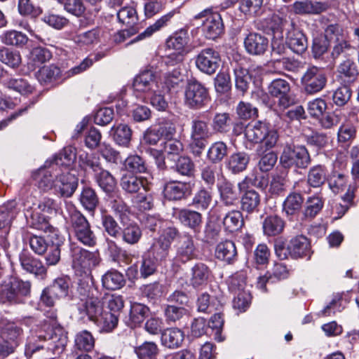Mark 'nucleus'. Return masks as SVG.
Wrapping results in <instances>:
<instances>
[{
	"label": "nucleus",
	"instance_id": "obj_1",
	"mask_svg": "<svg viewBox=\"0 0 359 359\" xmlns=\"http://www.w3.org/2000/svg\"><path fill=\"white\" fill-rule=\"evenodd\" d=\"M41 342H47V348L54 355H60L66 347L67 337L61 327L45 323L28 337L25 355L30 358L36 351L43 348Z\"/></svg>",
	"mask_w": 359,
	"mask_h": 359
},
{
	"label": "nucleus",
	"instance_id": "obj_2",
	"mask_svg": "<svg viewBox=\"0 0 359 359\" xmlns=\"http://www.w3.org/2000/svg\"><path fill=\"white\" fill-rule=\"evenodd\" d=\"M245 137L250 143L262 142L266 150L273 148L278 140L279 135L276 129L264 121H255L248 123L244 130Z\"/></svg>",
	"mask_w": 359,
	"mask_h": 359
},
{
	"label": "nucleus",
	"instance_id": "obj_3",
	"mask_svg": "<svg viewBox=\"0 0 359 359\" xmlns=\"http://www.w3.org/2000/svg\"><path fill=\"white\" fill-rule=\"evenodd\" d=\"M72 264L75 272L80 276H90L91 271L100 263V258L96 252H90L79 247L72 248Z\"/></svg>",
	"mask_w": 359,
	"mask_h": 359
},
{
	"label": "nucleus",
	"instance_id": "obj_4",
	"mask_svg": "<svg viewBox=\"0 0 359 359\" xmlns=\"http://www.w3.org/2000/svg\"><path fill=\"white\" fill-rule=\"evenodd\" d=\"M280 163L284 168H305L310 164L311 158L305 147L287 144L281 153Z\"/></svg>",
	"mask_w": 359,
	"mask_h": 359
},
{
	"label": "nucleus",
	"instance_id": "obj_5",
	"mask_svg": "<svg viewBox=\"0 0 359 359\" xmlns=\"http://www.w3.org/2000/svg\"><path fill=\"white\" fill-rule=\"evenodd\" d=\"M189 40V34L184 29L175 33L167 40L166 47L170 50H174L168 56L167 63L174 65L183 60L184 55L189 52L187 48Z\"/></svg>",
	"mask_w": 359,
	"mask_h": 359
},
{
	"label": "nucleus",
	"instance_id": "obj_6",
	"mask_svg": "<svg viewBox=\"0 0 359 359\" xmlns=\"http://www.w3.org/2000/svg\"><path fill=\"white\" fill-rule=\"evenodd\" d=\"M301 83L305 92L313 95L321 91L325 87L327 76L323 69L311 66L304 73L301 78Z\"/></svg>",
	"mask_w": 359,
	"mask_h": 359
},
{
	"label": "nucleus",
	"instance_id": "obj_7",
	"mask_svg": "<svg viewBox=\"0 0 359 359\" xmlns=\"http://www.w3.org/2000/svg\"><path fill=\"white\" fill-rule=\"evenodd\" d=\"M70 221L77 240L85 245L93 246L96 243V238L86 217L80 212L74 211L71 214Z\"/></svg>",
	"mask_w": 359,
	"mask_h": 359
},
{
	"label": "nucleus",
	"instance_id": "obj_8",
	"mask_svg": "<svg viewBox=\"0 0 359 359\" xmlns=\"http://www.w3.org/2000/svg\"><path fill=\"white\" fill-rule=\"evenodd\" d=\"M30 292V284L16 278H11L9 283L1 290L0 295L3 302L18 303L22 301V297L27 296Z\"/></svg>",
	"mask_w": 359,
	"mask_h": 359
},
{
	"label": "nucleus",
	"instance_id": "obj_9",
	"mask_svg": "<svg viewBox=\"0 0 359 359\" xmlns=\"http://www.w3.org/2000/svg\"><path fill=\"white\" fill-rule=\"evenodd\" d=\"M209 100L208 90L201 83L190 81L185 89L184 103L190 108L198 109Z\"/></svg>",
	"mask_w": 359,
	"mask_h": 359
},
{
	"label": "nucleus",
	"instance_id": "obj_10",
	"mask_svg": "<svg viewBox=\"0 0 359 359\" xmlns=\"http://www.w3.org/2000/svg\"><path fill=\"white\" fill-rule=\"evenodd\" d=\"M196 19L205 20L203 22V32L207 39H215L223 32L224 25L222 18L218 13L204 10L195 17Z\"/></svg>",
	"mask_w": 359,
	"mask_h": 359
},
{
	"label": "nucleus",
	"instance_id": "obj_11",
	"mask_svg": "<svg viewBox=\"0 0 359 359\" xmlns=\"http://www.w3.org/2000/svg\"><path fill=\"white\" fill-rule=\"evenodd\" d=\"M220 56L218 52L211 48L202 50L196 58V65L202 72L214 74L219 67Z\"/></svg>",
	"mask_w": 359,
	"mask_h": 359
},
{
	"label": "nucleus",
	"instance_id": "obj_12",
	"mask_svg": "<svg viewBox=\"0 0 359 359\" xmlns=\"http://www.w3.org/2000/svg\"><path fill=\"white\" fill-rule=\"evenodd\" d=\"M78 186V178L67 170L60 169L56 177L54 190L62 197H70Z\"/></svg>",
	"mask_w": 359,
	"mask_h": 359
},
{
	"label": "nucleus",
	"instance_id": "obj_13",
	"mask_svg": "<svg viewBox=\"0 0 359 359\" xmlns=\"http://www.w3.org/2000/svg\"><path fill=\"white\" fill-rule=\"evenodd\" d=\"M60 174V169L53 164L49 167L40 168L32 173V178L40 189L48 191L54 189L56 177Z\"/></svg>",
	"mask_w": 359,
	"mask_h": 359
},
{
	"label": "nucleus",
	"instance_id": "obj_14",
	"mask_svg": "<svg viewBox=\"0 0 359 359\" xmlns=\"http://www.w3.org/2000/svg\"><path fill=\"white\" fill-rule=\"evenodd\" d=\"M268 91L271 96L278 99V105L283 109L288 107L292 103L290 96V83L284 79L272 81L268 87Z\"/></svg>",
	"mask_w": 359,
	"mask_h": 359
},
{
	"label": "nucleus",
	"instance_id": "obj_15",
	"mask_svg": "<svg viewBox=\"0 0 359 359\" xmlns=\"http://www.w3.org/2000/svg\"><path fill=\"white\" fill-rule=\"evenodd\" d=\"M196 257V247L192 237L189 235L181 236L176 244L175 262L186 263Z\"/></svg>",
	"mask_w": 359,
	"mask_h": 359
},
{
	"label": "nucleus",
	"instance_id": "obj_16",
	"mask_svg": "<svg viewBox=\"0 0 359 359\" xmlns=\"http://www.w3.org/2000/svg\"><path fill=\"white\" fill-rule=\"evenodd\" d=\"M134 90L137 92L146 93L154 92L158 88L154 73L150 70H146L139 74L133 81Z\"/></svg>",
	"mask_w": 359,
	"mask_h": 359
},
{
	"label": "nucleus",
	"instance_id": "obj_17",
	"mask_svg": "<svg viewBox=\"0 0 359 359\" xmlns=\"http://www.w3.org/2000/svg\"><path fill=\"white\" fill-rule=\"evenodd\" d=\"M269 41L264 36L257 33L249 34L244 40L246 51L251 55H262L267 49Z\"/></svg>",
	"mask_w": 359,
	"mask_h": 359
},
{
	"label": "nucleus",
	"instance_id": "obj_18",
	"mask_svg": "<svg viewBox=\"0 0 359 359\" xmlns=\"http://www.w3.org/2000/svg\"><path fill=\"white\" fill-rule=\"evenodd\" d=\"M20 264L24 270L43 278L47 269L43 263L38 259L34 258L27 252H22L20 255Z\"/></svg>",
	"mask_w": 359,
	"mask_h": 359
},
{
	"label": "nucleus",
	"instance_id": "obj_19",
	"mask_svg": "<svg viewBox=\"0 0 359 359\" xmlns=\"http://www.w3.org/2000/svg\"><path fill=\"white\" fill-rule=\"evenodd\" d=\"M327 7L326 3L312 1H297L292 5L294 13L297 15L319 14Z\"/></svg>",
	"mask_w": 359,
	"mask_h": 359
},
{
	"label": "nucleus",
	"instance_id": "obj_20",
	"mask_svg": "<svg viewBox=\"0 0 359 359\" xmlns=\"http://www.w3.org/2000/svg\"><path fill=\"white\" fill-rule=\"evenodd\" d=\"M292 28L287 32L286 41L290 48L294 53L301 54L307 48V40L303 32L291 24Z\"/></svg>",
	"mask_w": 359,
	"mask_h": 359
},
{
	"label": "nucleus",
	"instance_id": "obj_21",
	"mask_svg": "<svg viewBox=\"0 0 359 359\" xmlns=\"http://www.w3.org/2000/svg\"><path fill=\"white\" fill-rule=\"evenodd\" d=\"M174 216L182 224L195 231L200 228L202 223V216L196 211L187 209H175L174 210Z\"/></svg>",
	"mask_w": 359,
	"mask_h": 359
},
{
	"label": "nucleus",
	"instance_id": "obj_22",
	"mask_svg": "<svg viewBox=\"0 0 359 359\" xmlns=\"http://www.w3.org/2000/svg\"><path fill=\"white\" fill-rule=\"evenodd\" d=\"M177 13L176 10H172L157 20L153 25L148 27L143 32L140 33L135 39L131 40L127 45L143 40L151 36L154 32L158 31L161 28L167 25L168 22L173 18Z\"/></svg>",
	"mask_w": 359,
	"mask_h": 359
},
{
	"label": "nucleus",
	"instance_id": "obj_23",
	"mask_svg": "<svg viewBox=\"0 0 359 359\" xmlns=\"http://www.w3.org/2000/svg\"><path fill=\"white\" fill-rule=\"evenodd\" d=\"M289 250L290 255L294 258L306 256L310 251V243L306 236H297L290 240Z\"/></svg>",
	"mask_w": 359,
	"mask_h": 359
},
{
	"label": "nucleus",
	"instance_id": "obj_24",
	"mask_svg": "<svg viewBox=\"0 0 359 359\" xmlns=\"http://www.w3.org/2000/svg\"><path fill=\"white\" fill-rule=\"evenodd\" d=\"M237 255L235 244L231 241H224L217 244L215 249V256L218 259L230 263Z\"/></svg>",
	"mask_w": 359,
	"mask_h": 359
},
{
	"label": "nucleus",
	"instance_id": "obj_25",
	"mask_svg": "<svg viewBox=\"0 0 359 359\" xmlns=\"http://www.w3.org/2000/svg\"><path fill=\"white\" fill-rule=\"evenodd\" d=\"M184 339V332L178 328L167 329L161 336L162 344L169 348H177L180 347Z\"/></svg>",
	"mask_w": 359,
	"mask_h": 359
},
{
	"label": "nucleus",
	"instance_id": "obj_26",
	"mask_svg": "<svg viewBox=\"0 0 359 359\" xmlns=\"http://www.w3.org/2000/svg\"><path fill=\"white\" fill-rule=\"evenodd\" d=\"M189 189V186L187 183L170 182L165 185L163 194L165 197L169 200H180Z\"/></svg>",
	"mask_w": 359,
	"mask_h": 359
},
{
	"label": "nucleus",
	"instance_id": "obj_27",
	"mask_svg": "<svg viewBox=\"0 0 359 359\" xmlns=\"http://www.w3.org/2000/svg\"><path fill=\"white\" fill-rule=\"evenodd\" d=\"M220 199L227 205H233L238 198V194L233 184L228 181H224L217 185Z\"/></svg>",
	"mask_w": 359,
	"mask_h": 359
},
{
	"label": "nucleus",
	"instance_id": "obj_28",
	"mask_svg": "<svg viewBox=\"0 0 359 359\" xmlns=\"http://www.w3.org/2000/svg\"><path fill=\"white\" fill-rule=\"evenodd\" d=\"M303 203V196L299 193L292 192L288 194L283 202V212L287 215H294L300 211Z\"/></svg>",
	"mask_w": 359,
	"mask_h": 359
},
{
	"label": "nucleus",
	"instance_id": "obj_29",
	"mask_svg": "<svg viewBox=\"0 0 359 359\" xmlns=\"http://www.w3.org/2000/svg\"><path fill=\"white\" fill-rule=\"evenodd\" d=\"M95 180L99 187L107 194H112L117 189L115 178L107 170L101 169L95 174Z\"/></svg>",
	"mask_w": 359,
	"mask_h": 359
},
{
	"label": "nucleus",
	"instance_id": "obj_30",
	"mask_svg": "<svg viewBox=\"0 0 359 359\" xmlns=\"http://www.w3.org/2000/svg\"><path fill=\"white\" fill-rule=\"evenodd\" d=\"M121 186L128 193H137L142 188L146 189L147 180L133 175H124L121 178Z\"/></svg>",
	"mask_w": 359,
	"mask_h": 359
},
{
	"label": "nucleus",
	"instance_id": "obj_31",
	"mask_svg": "<svg viewBox=\"0 0 359 359\" xmlns=\"http://www.w3.org/2000/svg\"><path fill=\"white\" fill-rule=\"evenodd\" d=\"M209 274L210 271L206 265L202 263L195 264L191 268L190 284L194 287L205 284Z\"/></svg>",
	"mask_w": 359,
	"mask_h": 359
},
{
	"label": "nucleus",
	"instance_id": "obj_32",
	"mask_svg": "<svg viewBox=\"0 0 359 359\" xmlns=\"http://www.w3.org/2000/svg\"><path fill=\"white\" fill-rule=\"evenodd\" d=\"M241 197V209L248 213L253 212L260 204V196L253 189H245Z\"/></svg>",
	"mask_w": 359,
	"mask_h": 359
},
{
	"label": "nucleus",
	"instance_id": "obj_33",
	"mask_svg": "<svg viewBox=\"0 0 359 359\" xmlns=\"http://www.w3.org/2000/svg\"><path fill=\"white\" fill-rule=\"evenodd\" d=\"M113 139L120 146L128 147L131 137L132 130L126 124H118L111 128Z\"/></svg>",
	"mask_w": 359,
	"mask_h": 359
},
{
	"label": "nucleus",
	"instance_id": "obj_34",
	"mask_svg": "<svg viewBox=\"0 0 359 359\" xmlns=\"http://www.w3.org/2000/svg\"><path fill=\"white\" fill-rule=\"evenodd\" d=\"M22 330L13 323H8L1 327L0 337L1 339L19 345Z\"/></svg>",
	"mask_w": 359,
	"mask_h": 359
},
{
	"label": "nucleus",
	"instance_id": "obj_35",
	"mask_svg": "<svg viewBox=\"0 0 359 359\" xmlns=\"http://www.w3.org/2000/svg\"><path fill=\"white\" fill-rule=\"evenodd\" d=\"M82 311L91 321L95 322L102 314L103 309L100 301L97 297H88L83 304Z\"/></svg>",
	"mask_w": 359,
	"mask_h": 359
},
{
	"label": "nucleus",
	"instance_id": "obj_36",
	"mask_svg": "<svg viewBox=\"0 0 359 359\" xmlns=\"http://www.w3.org/2000/svg\"><path fill=\"white\" fill-rule=\"evenodd\" d=\"M102 283L107 290H118L124 285V278L117 271H109L103 275Z\"/></svg>",
	"mask_w": 359,
	"mask_h": 359
},
{
	"label": "nucleus",
	"instance_id": "obj_37",
	"mask_svg": "<svg viewBox=\"0 0 359 359\" xmlns=\"http://www.w3.org/2000/svg\"><path fill=\"white\" fill-rule=\"evenodd\" d=\"M249 163V156L245 153L233 154L228 160L227 167L233 173L243 171Z\"/></svg>",
	"mask_w": 359,
	"mask_h": 359
},
{
	"label": "nucleus",
	"instance_id": "obj_38",
	"mask_svg": "<svg viewBox=\"0 0 359 359\" xmlns=\"http://www.w3.org/2000/svg\"><path fill=\"white\" fill-rule=\"evenodd\" d=\"M243 224L242 213L238 210L229 212L223 219L224 229L230 232L240 229Z\"/></svg>",
	"mask_w": 359,
	"mask_h": 359
},
{
	"label": "nucleus",
	"instance_id": "obj_39",
	"mask_svg": "<svg viewBox=\"0 0 359 359\" xmlns=\"http://www.w3.org/2000/svg\"><path fill=\"white\" fill-rule=\"evenodd\" d=\"M284 228V222L276 216L267 217L263 222L264 232L267 236H276L282 232Z\"/></svg>",
	"mask_w": 359,
	"mask_h": 359
},
{
	"label": "nucleus",
	"instance_id": "obj_40",
	"mask_svg": "<svg viewBox=\"0 0 359 359\" xmlns=\"http://www.w3.org/2000/svg\"><path fill=\"white\" fill-rule=\"evenodd\" d=\"M0 61L6 65L15 69L20 65L22 58L18 51L1 46Z\"/></svg>",
	"mask_w": 359,
	"mask_h": 359
},
{
	"label": "nucleus",
	"instance_id": "obj_41",
	"mask_svg": "<svg viewBox=\"0 0 359 359\" xmlns=\"http://www.w3.org/2000/svg\"><path fill=\"white\" fill-rule=\"evenodd\" d=\"M79 166L84 171L98 172L102 168L99 158L94 154L83 153L79 156Z\"/></svg>",
	"mask_w": 359,
	"mask_h": 359
},
{
	"label": "nucleus",
	"instance_id": "obj_42",
	"mask_svg": "<svg viewBox=\"0 0 359 359\" xmlns=\"http://www.w3.org/2000/svg\"><path fill=\"white\" fill-rule=\"evenodd\" d=\"M95 346V339L92 334L83 330L76 334L74 339V346L76 349L82 351H90Z\"/></svg>",
	"mask_w": 359,
	"mask_h": 359
},
{
	"label": "nucleus",
	"instance_id": "obj_43",
	"mask_svg": "<svg viewBox=\"0 0 359 359\" xmlns=\"http://www.w3.org/2000/svg\"><path fill=\"white\" fill-rule=\"evenodd\" d=\"M158 351L157 344L153 341H145L135 348L139 359H156Z\"/></svg>",
	"mask_w": 359,
	"mask_h": 359
},
{
	"label": "nucleus",
	"instance_id": "obj_44",
	"mask_svg": "<svg viewBox=\"0 0 359 359\" xmlns=\"http://www.w3.org/2000/svg\"><path fill=\"white\" fill-rule=\"evenodd\" d=\"M4 85L22 95L30 94L34 90V87L27 81L21 78L5 80Z\"/></svg>",
	"mask_w": 359,
	"mask_h": 359
},
{
	"label": "nucleus",
	"instance_id": "obj_45",
	"mask_svg": "<svg viewBox=\"0 0 359 359\" xmlns=\"http://www.w3.org/2000/svg\"><path fill=\"white\" fill-rule=\"evenodd\" d=\"M124 242L130 245L138 243L142 237V231L140 226L134 223L129 224L123 229L121 233Z\"/></svg>",
	"mask_w": 359,
	"mask_h": 359
},
{
	"label": "nucleus",
	"instance_id": "obj_46",
	"mask_svg": "<svg viewBox=\"0 0 359 359\" xmlns=\"http://www.w3.org/2000/svg\"><path fill=\"white\" fill-rule=\"evenodd\" d=\"M119 22L128 27H137L138 20L136 10L132 6H125L121 8L117 13Z\"/></svg>",
	"mask_w": 359,
	"mask_h": 359
},
{
	"label": "nucleus",
	"instance_id": "obj_47",
	"mask_svg": "<svg viewBox=\"0 0 359 359\" xmlns=\"http://www.w3.org/2000/svg\"><path fill=\"white\" fill-rule=\"evenodd\" d=\"M268 184V180L264 176H257L254 174L248 175L238 184L240 191L249 189L254 186L260 189H265Z\"/></svg>",
	"mask_w": 359,
	"mask_h": 359
},
{
	"label": "nucleus",
	"instance_id": "obj_48",
	"mask_svg": "<svg viewBox=\"0 0 359 359\" xmlns=\"http://www.w3.org/2000/svg\"><path fill=\"white\" fill-rule=\"evenodd\" d=\"M1 40L6 45L20 46L25 45L28 39L25 34L20 32L10 30L1 35Z\"/></svg>",
	"mask_w": 359,
	"mask_h": 359
},
{
	"label": "nucleus",
	"instance_id": "obj_49",
	"mask_svg": "<svg viewBox=\"0 0 359 359\" xmlns=\"http://www.w3.org/2000/svg\"><path fill=\"white\" fill-rule=\"evenodd\" d=\"M103 332H109L118 324V316L111 312L104 311L95 322Z\"/></svg>",
	"mask_w": 359,
	"mask_h": 359
},
{
	"label": "nucleus",
	"instance_id": "obj_50",
	"mask_svg": "<svg viewBox=\"0 0 359 359\" xmlns=\"http://www.w3.org/2000/svg\"><path fill=\"white\" fill-rule=\"evenodd\" d=\"M149 309L147 306L140 303H134L131 305L130 312V320L133 326L142 323L148 315Z\"/></svg>",
	"mask_w": 359,
	"mask_h": 359
},
{
	"label": "nucleus",
	"instance_id": "obj_51",
	"mask_svg": "<svg viewBox=\"0 0 359 359\" xmlns=\"http://www.w3.org/2000/svg\"><path fill=\"white\" fill-rule=\"evenodd\" d=\"M80 202L88 210H93L98 204L97 196L92 188L85 187L80 195Z\"/></svg>",
	"mask_w": 359,
	"mask_h": 359
},
{
	"label": "nucleus",
	"instance_id": "obj_52",
	"mask_svg": "<svg viewBox=\"0 0 359 359\" xmlns=\"http://www.w3.org/2000/svg\"><path fill=\"white\" fill-rule=\"evenodd\" d=\"M212 191L201 189L195 194L192 203L198 209L206 210L212 203Z\"/></svg>",
	"mask_w": 359,
	"mask_h": 359
},
{
	"label": "nucleus",
	"instance_id": "obj_53",
	"mask_svg": "<svg viewBox=\"0 0 359 359\" xmlns=\"http://www.w3.org/2000/svg\"><path fill=\"white\" fill-rule=\"evenodd\" d=\"M338 72L347 81H354L358 74L356 65L350 60H344L339 65Z\"/></svg>",
	"mask_w": 359,
	"mask_h": 359
},
{
	"label": "nucleus",
	"instance_id": "obj_54",
	"mask_svg": "<svg viewBox=\"0 0 359 359\" xmlns=\"http://www.w3.org/2000/svg\"><path fill=\"white\" fill-rule=\"evenodd\" d=\"M263 3L264 0H241L239 9L246 15L255 16L259 13Z\"/></svg>",
	"mask_w": 359,
	"mask_h": 359
},
{
	"label": "nucleus",
	"instance_id": "obj_55",
	"mask_svg": "<svg viewBox=\"0 0 359 359\" xmlns=\"http://www.w3.org/2000/svg\"><path fill=\"white\" fill-rule=\"evenodd\" d=\"M53 294L62 299L67 297L69 290V280L65 277L57 278L49 286Z\"/></svg>",
	"mask_w": 359,
	"mask_h": 359
},
{
	"label": "nucleus",
	"instance_id": "obj_56",
	"mask_svg": "<svg viewBox=\"0 0 359 359\" xmlns=\"http://www.w3.org/2000/svg\"><path fill=\"white\" fill-rule=\"evenodd\" d=\"M236 88L243 94L248 88L250 75L249 72L242 67L234 69Z\"/></svg>",
	"mask_w": 359,
	"mask_h": 359
},
{
	"label": "nucleus",
	"instance_id": "obj_57",
	"mask_svg": "<svg viewBox=\"0 0 359 359\" xmlns=\"http://www.w3.org/2000/svg\"><path fill=\"white\" fill-rule=\"evenodd\" d=\"M75 158V155L72 152L71 149H65L59 154L51 163L59 169L67 170V167L72 165Z\"/></svg>",
	"mask_w": 359,
	"mask_h": 359
},
{
	"label": "nucleus",
	"instance_id": "obj_58",
	"mask_svg": "<svg viewBox=\"0 0 359 359\" xmlns=\"http://www.w3.org/2000/svg\"><path fill=\"white\" fill-rule=\"evenodd\" d=\"M227 148L222 142H217L211 145L208 151V158L214 162H219L226 155Z\"/></svg>",
	"mask_w": 359,
	"mask_h": 359
},
{
	"label": "nucleus",
	"instance_id": "obj_59",
	"mask_svg": "<svg viewBox=\"0 0 359 359\" xmlns=\"http://www.w3.org/2000/svg\"><path fill=\"white\" fill-rule=\"evenodd\" d=\"M285 177L282 174H275L271 176L269 192L273 196H278L285 190Z\"/></svg>",
	"mask_w": 359,
	"mask_h": 359
},
{
	"label": "nucleus",
	"instance_id": "obj_60",
	"mask_svg": "<svg viewBox=\"0 0 359 359\" xmlns=\"http://www.w3.org/2000/svg\"><path fill=\"white\" fill-rule=\"evenodd\" d=\"M308 183L313 187H320L325 181V172L320 165L312 167L308 173Z\"/></svg>",
	"mask_w": 359,
	"mask_h": 359
},
{
	"label": "nucleus",
	"instance_id": "obj_61",
	"mask_svg": "<svg viewBox=\"0 0 359 359\" xmlns=\"http://www.w3.org/2000/svg\"><path fill=\"white\" fill-rule=\"evenodd\" d=\"M323 202L318 196L309 197L306 201L304 215L306 217H314L322 209Z\"/></svg>",
	"mask_w": 359,
	"mask_h": 359
},
{
	"label": "nucleus",
	"instance_id": "obj_62",
	"mask_svg": "<svg viewBox=\"0 0 359 359\" xmlns=\"http://www.w3.org/2000/svg\"><path fill=\"white\" fill-rule=\"evenodd\" d=\"M18 9L19 13L25 16L36 17L41 13L40 8L35 6L31 0H18Z\"/></svg>",
	"mask_w": 359,
	"mask_h": 359
},
{
	"label": "nucleus",
	"instance_id": "obj_63",
	"mask_svg": "<svg viewBox=\"0 0 359 359\" xmlns=\"http://www.w3.org/2000/svg\"><path fill=\"white\" fill-rule=\"evenodd\" d=\"M60 74V69L54 65L44 66L38 72V79L45 83L55 80Z\"/></svg>",
	"mask_w": 359,
	"mask_h": 359
},
{
	"label": "nucleus",
	"instance_id": "obj_64",
	"mask_svg": "<svg viewBox=\"0 0 359 359\" xmlns=\"http://www.w3.org/2000/svg\"><path fill=\"white\" fill-rule=\"evenodd\" d=\"M52 57L49 50L43 47H36L30 53V60L36 65H39L48 61Z\"/></svg>",
	"mask_w": 359,
	"mask_h": 359
}]
</instances>
